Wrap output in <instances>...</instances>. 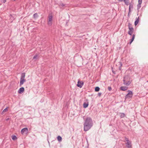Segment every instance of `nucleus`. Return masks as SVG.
I'll return each instance as SVG.
<instances>
[{"mask_svg": "<svg viewBox=\"0 0 148 148\" xmlns=\"http://www.w3.org/2000/svg\"><path fill=\"white\" fill-rule=\"evenodd\" d=\"M93 125V121L90 117H87L85 121L84 124V130L87 131L92 127Z\"/></svg>", "mask_w": 148, "mask_h": 148, "instance_id": "nucleus-1", "label": "nucleus"}, {"mask_svg": "<svg viewBox=\"0 0 148 148\" xmlns=\"http://www.w3.org/2000/svg\"><path fill=\"white\" fill-rule=\"evenodd\" d=\"M123 82V84L126 86L129 85L131 82L130 78L128 76H126L124 77Z\"/></svg>", "mask_w": 148, "mask_h": 148, "instance_id": "nucleus-2", "label": "nucleus"}, {"mask_svg": "<svg viewBox=\"0 0 148 148\" xmlns=\"http://www.w3.org/2000/svg\"><path fill=\"white\" fill-rule=\"evenodd\" d=\"M128 93L126 95L125 97V99L131 98L133 95L132 92L130 90L128 91Z\"/></svg>", "mask_w": 148, "mask_h": 148, "instance_id": "nucleus-3", "label": "nucleus"}, {"mask_svg": "<svg viewBox=\"0 0 148 148\" xmlns=\"http://www.w3.org/2000/svg\"><path fill=\"white\" fill-rule=\"evenodd\" d=\"M53 16L52 15H49L48 17V24L49 25H51L52 23Z\"/></svg>", "mask_w": 148, "mask_h": 148, "instance_id": "nucleus-4", "label": "nucleus"}, {"mask_svg": "<svg viewBox=\"0 0 148 148\" xmlns=\"http://www.w3.org/2000/svg\"><path fill=\"white\" fill-rule=\"evenodd\" d=\"M28 132V129L27 127H25L22 129L21 131V133L23 134L24 133H27Z\"/></svg>", "mask_w": 148, "mask_h": 148, "instance_id": "nucleus-5", "label": "nucleus"}, {"mask_svg": "<svg viewBox=\"0 0 148 148\" xmlns=\"http://www.w3.org/2000/svg\"><path fill=\"white\" fill-rule=\"evenodd\" d=\"M84 84V82L82 81H78L77 82V86L80 88L82 87V86Z\"/></svg>", "mask_w": 148, "mask_h": 148, "instance_id": "nucleus-6", "label": "nucleus"}, {"mask_svg": "<svg viewBox=\"0 0 148 148\" xmlns=\"http://www.w3.org/2000/svg\"><path fill=\"white\" fill-rule=\"evenodd\" d=\"M24 91V88L23 87L21 88L18 90V92L19 94H21Z\"/></svg>", "mask_w": 148, "mask_h": 148, "instance_id": "nucleus-7", "label": "nucleus"}, {"mask_svg": "<svg viewBox=\"0 0 148 148\" xmlns=\"http://www.w3.org/2000/svg\"><path fill=\"white\" fill-rule=\"evenodd\" d=\"M25 81L26 80L25 79H20V86H21L22 85H23L24 82H25Z\"/></svg>", "mask_w": 148, "mask_h": 148, "instance_id": "nucleus-8", "label": "nucleus"}, {"mask_svg": "<svg viewBox=\"0 0 148 148\" xmlns=\"http://www.w3.org/2000/svg\"><path fill=\"white\" fill-rule=\"evenodd\" d=\"M126 147L128 148H130L132 146L131 141L127 142L125 143Z\"/></svg>", "mask_w": 148, "mask_h": 148, "instance_id": "nucleus-9", "label": "nucleus"}, {"mask_svg": "<svg viewBox=\"0 0 148 148\" xmlns=\"http://www.w3.org/2000/svg\"><path fill=\"white\" fill-rule=\"evenodd\" d=\"M120 90L123 91H125L127 89V87L126 86H121L120 88Z\"/></svg>", "mask_w": 148, "mask_h": 148, "instance_id": "nucleus-10", "label": "nucleus"}, {"mask_svg": "<svg viewBox=\"0 0 148 148\" xmlns=\"http://www.w3.org/2000/svg\"><path fill=\"white\" fill-rule=\"evenodd\" d=\"M88 105V102H84L83 104L84 108H86Z\"/></svg>", "mask_w": 148, "mask_h": 148, "instance_id": "nucleus-11", "label": "nucleus"}, {"mask_svg": "<svg viewBox=\"0 0 148 148\" xmlns=\"http://www.w3.org/2000/svg\"><path fill=\"white\" fill-rule=\"evenodd\" d=\"M139 21V17H138V18H136V20L134 22V25L135 26L137 25L138 24V23Z\"/></svg>", "mask_w": 148, "mask_h": 148, "instance_id": "nucleus-12", "label": "nucleus"}, {"mask_svg": "<svg viewBox=\"0 0 148 148\" xmlns=\"http://www.w3.org/2000/svg\"><path fill=\"white\" fill-rule=\"evenodd\" d=\"M129 10L130 12V10L131 9H133V5L132 4L129 3Z\"/></svg>", "mask_w": 148, "mask_h": 148, "instance_id": "nucleus-13", "label": "nucleus"}, {"mask_svg": "<svg viewBox=\"0 0 148 148\" xmlns=\"http://www.w3.org/2000/svg\"><path fill=\"white\" fill-rule=\"evenodd\" d=\"M123 1L126 5H129L130 3L129 0H124Z\"/></svg>", "mask_w": 148, "mask_h": 148, "instance_id": "nucleus-14", "label": "nucleus"}, {"mask_svg": "<svg viewBox=\"0 0 148 148\" xmlns=\"http://www.w3.org/2000/svg\"><path fill=\"white\" fill-rule=\"evenodd\" d=\"M135 36L134 34H133V35L131 39L130 40V44H131L134 40V38H135Z\"/></svg>", "mask_w": 148, "mask_h": 148, "instance_id": "nucleus-15", "label": "nucleus"}, {"mask_svg": "<svg viewBox=\"0 0 148 148\" xmlns=\"http://www.w3.org/2000/svg\"><path fill=\"white\" fill-rule=\"evenodd\" d=\"M33 16L34 18H36L38 17V16L37 13H35L34 14Z\"/></svg>", "mask_w": 148, "mask_h": 148, "instance_id": "nucleus-16", "label": "nucleus"}, {"mask_svg": "<svg viewBox=\"0 0 148 148\" xmlns=\"http://www.w3.org/2000/svg\"><path fill=\"white\" fill-rule=\"evenodd\" d=\"M25 73H22L21 75V76L20 79H25Z\"/></svg>", "mask_w": 148, "mask_h": 148, "instance_id": "nucleus-17", "label": "nucleus"}, {"mask_svg": "<svg viewBox=\"0 0 148 148\" xmlns=\"http://www.w3.org/2000/svg\"><path fill=\"white\" fill-rule=\"evenodd\" d=\"M75 112H69V115H70L71 116V115H72L73 116H75V114L74 113Z\"/></svg>", "mask_w": 148, "mask_h": 148, "instance_id": "nucleus-18", "label": "nucleus"}, {"mask_svg": "<svg viewBox=\"0 0 148 148\" xmlns=\"http://www.w3.org/2000/svg\"><path fill=\"white\" fill-rule=\"evenodd\" d=\"M57 138L59 142H61L62 141V138L61 136H58Z\"/></svg>", "mask_w": 148, "mask_h": 148, "instance_id": "nucleus-19", "label": "nucleus"}, {"mask_svg": "<svg viewBox=\"0 0 148 148\" xmlns=\"http://www.w3.org/2000/svg\"><path fill=\"white\" fill-rule=\"evenodd\" d=\"M12 138L13 140H15L17 139V138L15 135H13L12 136Z\"/></svg>", "mask_w": 148, "mask_h": 148, "instance_id": "nucleus-20", "label": "nucleus"}, {"mask_svg": "<svg viewBox=\"0 0 148 148\" xmlns=\"http://www.w3.org/2000/svg\"><path fill=\"white\" fill-rule=\"evenodd\" d=\"M100 90V88L98 86L96 87L95 88V91L96 92H98Z\"/></svg>", "mask_w": 148, "mask_h": 148, "instance_id": "nucleus-21", "label": "nucleus"}, {"mask_svg": "<svg viewBox=\"0 0 148 148\" xmlns=\"http://www.w3.org/2000/svg\"><path fill=\"white\" fill-rule=\"evenodd\" d=\"M121 115L120 117L121 118H123L125 116V114L123 113H120Z\"/></svg>", "mask_w": 148, "mask_h": 148, "instance_id": "nucleus-22", "label": "nucleus"}, {"mask_svg": "<svg viewBox=\"0 0 148 148\" xmlns=\"http://www.w3.org/2000/svg\"><path fill=\"white\" fill-rule=\"evenodd\" d=\"M125 141H126L127 142H131V141L128 138H127L126 137H125Z\"/></svg>", "mask_w": 148, "mask_h": 148, "instance_id": "nucleus-23", "label": "nucleus"}, {"mask_svg": "<svg viewBox=\"0 0 148 148\" xmlns=\"http://www.w3.org/2000/svg\"><path fill=\"white\" fill-rule=\"evenodd\" d=\"M141 4H138L137 5V10H138L141 7Z\"/></svg>", "mask_w": 148, "mask_h": 148, "instance_id": "nucleus-24", "label": "nucleus"}, {"mask_svg": "<svg viewBox=\"0 0 148 148\" xmlns=\"http://www.w3.org/2000/svg\"><path fill=\"white\" fill-rule=\"evenodd\" d=\"M128 27L129 29L130 28H132V24L130 23H128Z\"/></svg>", "mask_w": 148, "mask_h": 148, "instance_id": "nucleus-25", "label": "nucleus"}, {"mask_svg": "<svg viewBox=\"0 0 148 148\" xmlns=\"http://www.w3.org/2000/svg\"><path fill=\"white\" fill-rule=\"evenodd\" d=\"M133 32L129 31L128 32V34L130 36L132 35V34Z\"/></svg>", "mask_w": 148, "mask_h": 148, "instance_id": "nucleus-26", "label": "nucleus"}, {"mask_svg": "<svg viewBox=\"0 0 148 148\" xmlns=\"http://www.w3.org/2000/svg\"><path fill=\"white\" fill-rule=\"evenodd\" d=\"M129 29V31H132V32H134V29L133 28V27H132V28H130Z\"/></svg>", "mask_w": 148, "mask_h": 148, "instance_id": "nucleus-27", "label": "nucleus"}, {"mask_svg": "<svg viewBox=\"0 0 148 148\" xmlns=\"http://www.w3.org/2000/svg\"><path fill=\"white\" fill-rule=\"evenodd\" d=\"M38 57V55H35L33 58V59L34 60H36L37 59V58Z\"/></svg>", "mask_w": 148, "mask_h": 148, "instance_id": "nucleus-28", "label": "nucleus"}, {"mask_svg": "<svg viewBox=\"0 0 148 148\" xmlns=\"http://www.w3.org/2000/svg\"><path fill=\"white\" fill-rule=\"evenodd\" d=\"M120 66L119 67V69L120 70L121 69V68L122 66V64L121 62H120Z\"/></svg>", "mask_w": 148, "mask_h": 148, "instance_id": "nucleus-29", "label": "nucleus"}, {"mask_svg": "<svg viewBox=\"0 0 148 148\" xmlns=\"http://www.w3.org/2000/svg\"><path fill=\"white\" fill-rule=\"evenodd\" d=\"M131 11L130 10V12L129 10V12L127 15V16L128 17H130V13H131Z\"/></svg>", "mask_w": 148, "mask_h": 148, "instance_id": "nucleus-30", "label": "nucleus"}, {"mask_svg": "<svg viewBox=\"0 0 148 148\" xmlns=\"http://www.w3.org/2000/svg\"><path fill=\"white\" fill-rule=\"evenodd\" d=\"M142 0H138V4H141L142 3Z\"/></svg>", "mask_w": 148, "mask_h": 148, "instance_id": "nucleus-31", "label": "nucleus"}, {"mask_svg": "<svg viewBox=\"0 0 148 148\" xmlns=\"http://www.w3.org/2000/svg\"><path fill=\"white\" fill-rule=\"evenodd\" d=\"M60 6H62V7H64V6H65V5L64 4L62 3H61L60 4Z\"/></svg>", "mask_w": 148, "mask_h": 148, "instance_id": "nucleus-32", "label": "nucleus"}, {"mask_svg": "<svg viewBox=\"0 0 148 148\" xmlns=\"http://www.w3.org/2000/svg\"><path fill=\"white\" fill-rule=\"evenodd\" d=\"M108 89L109 91H110L112 90V88L110 86H109L108 87Z\"/></svg>", "mask_w": 148, "mask_h": 148, "instance_id": "nucleus-33", "label": "nucleus"}, {"mask_svg": "<svg viewBox=\"0 0 148 148\" xmlns=\"http://www.w3.org/2000/svg\"><path fill=\"white\" fill-rule=\"evenodd\" d=\"M101 92H99L98 94V96L99 97H100L101 96Z\"/></svg>", "mask_w": 148, "mask_h": 148, "instance_id": "nucleus-34", "label": "nucleus"}, {"mask_svg": "<svg viewBox=\"0 0 148 148\" xmlns=\"http://www.w3.org/2000/svg\"><path fill=\"white\" fill-rule=\"evenodd\" d=\"M8 107H7L5 108L3 111H7V108H8Z\"/></svg>", "mask_w": 148, "mask_h": 148, "instance_id": "nucleus-35", "label": "nucleus"}, {"mask_svg": "<svg viewBox=\"0 0 148 148\" xmlns=\"http://www.w3.org/2000/svg\"><path fill=\"white\" fill-rule=\"evenodd\" d=\"M124 0H118V1L119 2H122Z\"/></svg>", "mask_w": 148, "mask_h": 148, "instance_id": "nucleus-36", "label": "nucleus"}, {"mask_svg": "<svg viewBox=\"0 0 148 148\" xmlns=\"http://www.w3.org/2000/svg\"><path fill=\"white\" fill-rule=\"evenodd\" d=\"M2 112V113H1V114H4V112Z\"/></svg>", "mask_w": 148, "mask_h": 148, "instance_id": "nucleus-37", "label": "nucleus"}, {"mask_svg": "<svg viewBox=\"0 0 148 148\" xmlns=\"http://www.w3.org/2000/svg\"><path fill=\"white\" fill-rule=\"evenodd\" d=\"M3 1L4 3H5L6 1V0H3Z\"/></svg>", "mask_w": 148, "mask_h": 148, "instance_id": "nucleus-38", "label": "nucleus"}, {"mask_svg": "<svg viewBox=\"0 0 148 148\" xmlns=\"http://www.w3.org/2000/svg\"><path fill=\"white\" fill-rule=\"evenodd\" d=\"M9 119V118L7 119H6V121H8Z\"/></svg>", "mask_w": 148, "mask_h": 148, "instance_id": "nucleus-39", "label": "nucleus"}, {"mask_svg": "<svg viewBox=\"0 0 148 148\" xmlns=\"http://www.w3.org/2000/svg\"><path fill=\"white\" fill-rule=\"evenodd\" d=\"M147 82L148 83V81H147Z\"/></svg>", "mask_w": 148, "mask_h": 148, "instance_id": "nucleus-40", "label": "nucleus"}]
</instances>
